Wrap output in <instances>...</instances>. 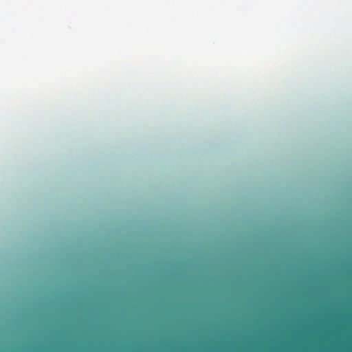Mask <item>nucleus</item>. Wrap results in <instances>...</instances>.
Wrapping results in <instances>:
<instances>
[{
	"instance_id": "obj_1",
	"label": "nucleus",
	"mask_w": 352,
	"mask_h": 352,
	"mask_svg": "<svg viewBox=\"0 0 352 352\" xmlns=\"http://www.w3.org/2000/svg\"><path fill=\"white\" fill-rule=\"evenodd\" d=\"M196 320V302H195V318L193 329L192 352H198V328L197 327Z\"/></svg>"
}]
</instances>
